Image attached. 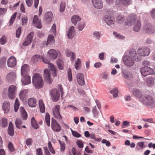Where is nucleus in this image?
I'll return each instance as SVG.
<instances>
[{"mask_svg": "<svg viewBox=\"0 0 155 155\" xmlns=\"http://www.w3.org/2000/svg\"><path fill=\"white\" fill-rule=\"evenodd\" d=\"M141 59L140 56H137L135 51L133 50L130 51L129 55H126L123 57V61L126 65L131 66L134 64L135 61H140Z\"/></svg>", "mask_w": 155, "mask_h": 155, "instance_id": "f257e3e1", "label": "nucleus"}, {"mask_svg": "<svg viewBox=\"0 0 155 155\" xmlns=\"http://www.w3.org/2000/svg\"><path fill=\"white\" fill-rule=\"evenodd\" d=\"M126 25L130 26L133 24L134 25L133 30L134 31L138 32L140 29L141 23L139 20H137V16L134 14H131L127 17L125 22Z\"/></svg>", "mask_w": 155, "mask_h": 155, "instance_id": "f03ea898", "label": "nucleus"}, {"mask_svg": "<svg viewBox=\"0 0 155 155\" xmlns=\"http://www.w3.org/2000/svg\"><path fill=\"white\" fill-rule=\"evenodd\" d=\"M32 82L35 88L40 89L43 86V80L41 75L38 74H35L33 77Z\"/></svg>", "mask_w": 155, "mask_h": 155, "instance_id": "7ed1b4c3", "label": "nucleus"}, {"mask_svg": "<svg viewBox=\"0 0 155 155\" xmlns=\"http://www.w3.org/2000/svg\"><path fill=\"white\" fill-rule=\"evenodd\" d=\"M140 100L144 105L147 106L155 107V100L153 97L149 95H146L144 98H141Z\"/></svg>", "mask_w": 155, "mask_h": 155, "instance_id": "20e7f679", "label": "nucleus"}, {"mask_svg": "<svg viewBox=\"0 0 155 155\" xmlns=\"http://www.w3.org/2000/svg\"><path fill=\"white\" fill-rule=\"evenodd\" d=\"M140 72L142 75L146 77L149 75H153L155 72L153 70L148 66H145L141 68Z\"/></svg>", "mask_w": 155, "mask_h": 155, "instance_id": "39448f33", "label": "nucleus"}, {"mask_svg": "<svg viewBox=\"0 0 155 155\" xmlns=\"http://www.w3.org/2000/svg\"><path fill=\"white\" fill-rule=\"evenodd\" d=\"M50 94L54 102H56L58 101L60 97V94L59 91L57 89H51L50 91Z\"/></svg>", "mask_w": 155, "mask_h": 155, "instance_id": "423d86ee", "label": "nucleus"}, {"mask_svg": "<svg viewBox=\"0 0 155 155\" xmlns=\"http://www.w3.org/2000/svg\"><path fill=\"white\" fill-rule=\"evenodd\" d=\"M17 90L16 87L14 85H12L9 87L8 92V95L9 99H12L15 98Z\"/></svg>", "mask_w": 155, "mask_h": 155, "instance_id": "0eeeda50", "label": "nucleus"}, {"mask_svg": "<svg viewBox=\"0 0 155 155\" xmlns=\"http://www.w3.org/2000/svg\"><path fill=\"white\" fill-rule=\"evenodd\" d=\"M60 106L58 105H56L53 109V115L58 120H61L62 118L59 112Z\"/></svg>", "mask_w": 155, "mask_h": 155, "instance_id": "6e6552de", "label": "nucleus"}, {"mask_svg": "<svg viewBox=\"0 0 155 155\" xmlns=\"http://www.w3.org/2000/svg\"><path fill=\"white\" fill-rule=\"evenodd\" d=\"M51 127L53 131L57 132L60 131L61 129L60 125L57 123L56 120L53 118L51 119Z\"/></svg>", "mask_w": 155, "mask_h": 155, "instance_id": "1a4fd4ad", "label": "nucleus"}, {"mask_svg": "<svg viewBox=\"0 0 155 155\" xmlns=\"http://www.w3.org/2000/svg\"><path fill=\"white\" fill-rule=\"evenodd\" d=\"M137 52L140 56H147L149 54L150 51L149 48L141 47L138 49Z\"/></svg>", "mask_w": 155, "mask_h": 155, "instance_id": "9d476101", "label": "nucleus"}, {"mask_svg": "<svg viewBox=\"0 0 155 155\" xmlns=\"http://www.w3.org/2000/svg\"><path fill=\"white\" fill-rule=\"evenodd\" d=\"M34 35V32H31L28 34L27 37L25 39V41L23 43V45L25 46H27L31 42Z\"/></svg>", "mask_w": 155, "mask_h": 155, "instance_id": "9b49d317", "label": "nucleus"}, {"mask_svg": "<svg viewBox=\"0 0 155 155\" xmlns=\"http://www.w3.org/2000/svg\"><path fill=\"white\" fill-rule=\"evenodd\" d=\"M44 76L46 82L49 84H51L52 83L53 80L51 77V74L49 70L48 69H45Z\"/></svg>", "mask_w": 155, "mask_h": 155, "instance_id": "f8f14e48", "label": "nucleus"}, {"mask_svg": "<svg viewBox=\"0 0 155 155\" xmlns=\"http://www.w3.org/2000/svg\"><path fill=\"white\" fill-rule=\"evenodd\" d=\"M92 2L94 7L97 9H100L103 7V5L101 0H92Z\"/></svg>", "mask_w": 155, "mask_h": 155, "instance_id": "ddd939ff", "label": "nucleus"}, {"mask_svg": "<svg viewBox=\"0 0 155 155\" xmlns=\"http://www.w3.org/2000/svg\"><path fill=\"white\" fill-rule=\"evenodd\" d=\"M52 16L53 14L51 12L48 11L46 12L45 14L44 20L48 23H50L52 20Z\"/></svg>", "mask_w": 155, "mask_h": 155, "instance_id": "4468645a", "label": "nucleus"}, {"mask_svg": "<svg viewBox=\"0 0 155 155\" xmlns=\"http://www.w3.org/2000/svg\"><path fill=\"white\" fill-rule=\"evenodd\" d=\"M77 80L78 84L80 85L83 86L85 84L84 74L81 73H78L76 75Z\"/></svg>", "mask_w": 155, "mask_h": 155, "instance_id": "2eb2a0df", "label": "nucleus"}, {"mask_svg": "<svg viewBox=\"0 0 155 155\" xmlns=\"http://www.w3.org/2000/svg\"><path fill=\"white\" fill-rule=\"evenodd\" d=\"M16 64V59L15 57L13 56L10 57L8 60L7 64L9 67L13 68L15 67Z\"/></svg>", "mask_w": 155, "mask_h": 155, "instance_id": "dca6fc26", "label": "nucleus"}, {"mask_svg": "<svg viewBox=\"0 0 155 155\" xmlns=\"http://www.w3.org/2000/svg\"><path fill=\"white\" fill-rule=\"evenodd\" d=\"M22 78L21 81L23 85H25L30 83L31 78L28 74L25 75H21Z\"/></svg>", "mask_w": 155, "mask_h": 155, "instance_id": "f3484780", "label": "nucleus"}, {"mask_svg": "<svg viewBox=\"0 0 155 155\" xmlns=\"http://www.w3.org/2000/svg\"><path fill=\"white\" fill-rule=\"evenodd\" d=\"M33 24L38 28H41L42 25L41 21L39 20L37 16L35 15L33 21Z\"/></svg>", "mask_w": 155, "mask_h": 155, "instance_id": "a211bd4d", "label": "nucleus"}, {"mask_svg": "<svg viewBox=\"0 0 155 155\" xmlns=\"http://www.w3.org/2000/svg\"><path fill=\"white\" fill-rule=\"evenodd\" d=\"M16 76L13 72H11L7 74L6 76V79L8 82L13 81L16 78Z\"/></svg>", "mask_w": 155, "mask_h": 155, "instance_id": "6ab92c4d", "label": "nucleus"}, {"mask_svg": "<svg viewBox=\"0 0 155 155\" xmlns=\"http://www.w3.org/2000/svg\"><path fill=\"white\" fill-rule=\"evenodd\" d=\"M48 55L52 60H54L57 57L58 53L56 50L54 49H50L48 52Z\"/></svg>", "mask_w": 155, "mask_h": 155, "instance_id": "aec40b11", "label": "nucleus"}, {"mask_svg": "<svg viewBox=\"0 0 155 155\" xmlns=\"http://www.w3.org/2000/svg\"><path fill=\"white\" fill-rule=\"evenodd\" d=\"M130 0H116V5L119 6L120 5L125 6L128 5L130 4Z\"/></svg>", "mask_w": 155, "mask_h": 155, "instance_id": "412c9836", "label": "nucleus"}, {"mask_svg": "<svg viewBox=\"0 0 155 155\" xmlns=\"http://www.w3.org/2000/svg\"><path fill=\"white\" fill-rule=\"evenodd\" d=\"M29 71V67L28 64H24L23 65L21 69V75H25L28 74V72Z\"/></svg>", "mask_w": 155, "mask_h": 155, "instance_id": "4be33fe9", "label": "nucleus"}, {"mask_svg": "<svg viewBox=\"0 0 155 155\" xmlns=\"http://www.w3.org/2000/svg\"><path fill=\"white\" fill-rule=\"evenodd\" d=\"M66 56L67 57H71V60L73 62L75 59V54L73 52L67 49L65 51Z\"/></svg>", "mask_w": 155, "mask_h": 155, "instance_id": "5701e85b", "label": "nucleus"}, {"mask_svg": "<svg viewBox=\"0 0 155 155\" xmlns=\"http://www.w3.org/2000/svg\"><path fill=\"white\" fill-rule=\"evenodd\" d=\"M155 78L153 77H149L147 78L146 82L147 86L151 87L153 85L154 83Z\"/></svg>", "mask_w": 155, "mask_h": 155, "instance_id": "b1692460", "label": "nucleus"}, {"mask_svg": "<svg viewBox=\"0 0 155 155\" xmlns=\"http://www.w3.org/2000/svg\"><path fill=\"white\" fill-rule=\"evenodd\" d=\"M10 108V104L9 102L6 101L3 103L2 105V108L5 113H8Z\"/></svg>", "mask_w": 155, "mask_h": 155, "instance_id": "393cba45", "label": "nucleus"}, {"mask_svg": "<svg viewBox=\"0 0 155 155\" xmlns=\"http://www.w3.org/2000/svg\"><path fill=\"white\" fill-rule=\"evenodd\" d=\"M74 28V27L72 26L69 28L67 34L68 37V38H72L74 36L75 32Z\"/></svg>", "mask_w": 155, "mask_h": 155, "instance_id": "a878e982", "label": "nucleus"}, {"mask_svg": "<svg viewBox=\"0 0 155 155\" xmlns=\"http://www.w3.org/2000/svg\"><path fill=\"white\" fill-rule=\"evenodd\" d=\"M28 93V90H27L25 89L22 90L20 92L19 94V96L20 99L23 101L27 97Z\"/></svg>", "mask_w": 155, "mask_h": 155, "instance_id": "bb28decb", "label": "nucleus"}, {"mask_svg": "<svg viewBox=\"0 0 155 155\" xmlns=\"http://www.w3.org/2000/svg\"><path fill=\"white\" fill-rule=\"evenodd\" d=\"M132 93L136 97L141 98L142 94L141 91L139 89H134L132 91Z\"/></svg>", "mask_w": 155, "mask_h": 155, "instance_id": "cd10ccee", "label": "nucleus"}, {"mask_svg": "<svg viewBox=\"0 0 155 155\" xmlns=\"http://www.w3.org/2000/svg\"><path fill=\"white\" fill-rule=\"evenodd\" d=\"M28 104L30 107H35L36 105V101L35 99L33 97L29 98L28 101Z\"/></svg>", "mask_w": 155, "mask_h": 155, "instance_id": "c85d7f7f", "label": "nucleus"}, {"mask_svg": "<svg viewBox=\"0 0 155 155\" xmlns=\"http://www.w3.org/2000/svg\"><path fill=\"white\" fill-rule=\"evenodd\" d=\"M48 68L51 69L52 73V76L55 77L57 75V72L55 67L54 65L51 63H49L48 64Z\"/></svg>", "mask_w": 155, "mask_h": 155, "instance_id": "c756f323", "label": "nucleus"}, {"mask_svg": "<svg viewBox=\"0 0 155 155\" xmlns=\"http://www.w3.org/2000/svg\"><path fill=\"white\" fill-rule=\"evenodd\" d=\"M8 134L11 136H13L14 134L13 125L12 122H10L9 123L8 130Z\"/></svg>", "mask_w": 155, "mask_h": 155, "instance_id": "7c9ffc66", "label": "nucleus"}, {"mask_svg": "<svg viewBox=\"0 0 155 155\" xmlns=\"http://www.w3.org/2000/svg\"><path fill=\"white\" fill-rule=\"evenodd\" d=\"M54 43V36L51 35H49L48 37L47 42V45H51Z\"/></svg>", "mask_w": 155, "mask_h": 155, "instance_id": "2f4dec72", "label": "nucleus"}, {"mask_svg": "<svg viewBox=\"0 0 155 155\" xmlns=\"http://www.w3.org/2000/svg\"><path fill=\"white\" fill-rule=\"evenodd\" d=\"M81 18L77 15H73L71 19L72 22L75 25H76L77 22L81 20Z\"/></svg>", "mask_w": 155, "mask_h": 155, "instance_id": "473e14b6", "label": "nucleus"}, {"mask_svg": "<svg viewBox=\"0 0 155 155\" xmlns=\"http://www.w3.org/2000/svg\"><path fill=\"white\" fill-rule=\"evenodd\" d=\"M39 105L41 112L44 113L45 110V106L42 100H40L39 101Z\"/></svg>", "mask_w": 155, "mask_h": 155, "instance_id": "72a5a7b5", "label": "nucleus"}, {"mask_svg": "<svg viewBox=\"0 0 155 155\" xmlns=\"http://www.w3.org/2000/svg\"><path fill=\"white\" fill-rule=\"evenodd\" d=\"M31 123L32 127L34 129H36L38 127V125L36 122L35 118L34 117H33L31 118Z\"/></svg>", "mask_w": 155, "mask_h": 155, "instance_id": "f704fd0d", "label": "nucleus"}, {"mask_svg": "<svg viewBox=\"0 0 155 155\" xmlns=\"http://www.w3.org/2000/svg\"><path fill=\"white\" fill-rule=\"evenodd\" d=\"M57 63L59 69L60 70L63 69L64 65L63 61L60 59H58L57 61Z\"/></svg>", "mask_w": 155, "mask_h": 155, "instance_id": "c9c22d12", "label": "nucleus"}, {"mask_svg": "<svg viewBox=\"0 0 155 155\" xmlns=\"http://www.w3.org/2000/svg\"><path fill=\"white\" fill-rule=\"evenodd\" d=\"M151 26L149 25H145L143 28V29L147 32L151 33H153V30L151 29Z\"/></svg>", "mask_w": 155, "mask_h": 155, "instance_id": "e433bc0d", "label": "nucleus"}, {"mask_svg": "<svg viewBox=\"0 0 155 155\" xmlns=\"http://www.w3.org/2000/svg\"><path fill=\"white\" fill-rule=\"evenodd\" d=\"M81 64V61L80 59L79 58H78L74 64L75 68L78 70L80 67Z\"/></svg>", "mask_w": 155, "mask_h": 155, "instance_id": "4c0bfd02", "label": "nucleus"}, {"mask_svg": "<svg viewBox=\"0 0 155 155\" xmlns=\"http://www.w3.org/2000/svg\"><path fill=\"white\" fill-rule=\"evenodd\" d=\"M40 60L41 56L40 55L38 54L35 55L32 58V60L34 63L37 62Z\"/></svg>", "mask_w": 155, "mask_h": 155, "instance_id": "58836bf2", "label": "nucleus"}, {"mask_svg": "<svg viewBox=\"0 0 155 155\" xmlns=\"http://www.w3.org/2000/svg\"><path fill=\"white\" fill-rule=\"evenodd\" d=\"M0 125L2 127H5L7 125V121L6 119L2 118L0 122Z\"/></svg>", "mask_w": 155, "mask_h": 155, "instance_id": "ea45409f", "label": "nucleus"}, {"mask_svg": "<svg viewBox=\"0 0 155 155\" xmlns=\"http://www.w3.org/2000/svg\"><path fill=\"white\" fill-rule=\"evenodd\" d=\"M45 120L47 125L49 126L50 125V116L49 114L48 113H47L46 114Z\"/></svg>", "mask_w": 155, "mask_h": 155, "instance_id": "a19ab883", "label": "nucleus"}, {"mask_svg": "<svg viewBox=\"0 0 155 155\" xmlns=\"http://www.w3.org/2000/svg\"><path fill=\"white\" fill-rule=\"evenodd\" d=\"M22 121L21 119H17L15 122L16 127L18 128H21V125L22 124Z\"/></svg>", "mask_w": 155, "mask_h": 155, "instance_id": "79ce46f5", "label": "nucleus"}, {"mask_svg": "<svg viewBox=\"0 0 155 155\" xmlns=\"http://www.w3.org/2000/svg\"><path fill=\"white\" fill-rule=\"evenodd\" d=\"M92 112L94 115V116L95 118H97L98 114V112L97 110L96 106L94 107L93 108Z\"/></svg>", "mask_w": 155, "mask_h": 155, "instance_id": "37998d69", "label": "nucleus"}, {"mask_svg": "<svg viewBox=\"0 0 155 155\" xmlns=\"http://www.w3.org/2000/svg\"><path fill=\"white\" fill-rule=\"evenodd\" d=\"M17 14V12H15L12 15L11 18L9 21V25H11L13 24L14 21L16 18Z\"/></svg>", "mask_w": 155, "mask_h": 155, "instance_id": "c03bdc74", "label": "nucleus"}, {"mask_svg": "<svg viewBox=\"0 0 155 155\" xmlns=\"http://www.w3.org/2000/svg\"><path fill=\"white\" fill-rule=\"evenodd\" d=\"M19 103L18 100L16 98L14 104V110L15 112H17L19 108Z\"/></svg>", "mask_w": 155, "mask_h": 155, "instance_id": "a18cd8bd", "label": "nucleus"}, {"mask_svg": "<svg viewBox=\"0 0 155 155\" xmlns=\"http://www.w3.org/2000/svg\"><path fill=\"white\" fill-rule=\"evenodd\" d=\"M106 23L109 26H111L114 24L113 21L111 18H107L105 20Z\"/></svg>", "mask_w": 155, "mask_h": 155, "instance_id": "49530a36", "label": "nucleus"}, {"mask_svg": "<svg viewBox=\"0 0 155 155\" xmlns=\"http://www.w3.org/2000/svg\"><path fill=\"white\" fill-rule=\"evenodd\" d=\"M110 92L112 94L114 97H116L118 95V91L117 89L115 88L110 91Z\"/></svg>", "mask_w": 155, "mask_h": 155, "instance_id": "de8ad7c7", "label": "nucleus"}, {"mask_svg": "<svg viewBox=\"0 0 155 155\" xmlns=\"http://www.w3.org/2000/svg\"><path fill=\"white\" fill-rule=\"evenodd\" d=\"M51 31L52 34L54 35H56V25L55 23H54L52 26L50 30Z\"/></svg>", "mask_w": 155, "mask_h": 155, "instance_id": "09e8293b", "label": "nucleus"}, {"mask_svg": "<svg viewBox=\"0 0 155 155\" xmlns=\"http://www.w3.org/2000/svg\"><path fill=\"white\" fill-rule=\"evenodd\" d=\"M8 147L9 150L12 152H14L15 151V149L12 143L11 142L9 143L8 145Z\"/></svg>", "mask_w": 155, "mask_h": 155, "instance_id": "8fccbe9b", "label": "nucleus"}, {"mask_svg": "<svg viewBox=\"0 0 155 155\" xmlns=\"http://www.w3.org/2000/svg\"><path fill=\"white\" fill-rule=\"evenodd\" d=\"M84 27V24L83 22L78 23V28L79 31H82Z\"/></svg>", "mask_w": 155, "mask_h": 155, "instance_id": "3c124183", "label": "nucleus"}, {"mask_svg": "<svg viewBox=\"0 0 155 155\" xmlns=\"http://www.w3.org/2000/svg\"><path fill=\"white\" fill-rule=\"evenodd\" d=\"M59 142L60 145L61 150L64 151L65 150V144L63 141H61L59 140Z\"/></svg>", "mask_w": 155, "mask_h": 155, "instance_id": "603ef678", "label": "nucleus"}, {"mask_svg": "<svg viewBox=\"0 0 155 155\" xmlns=\"http://www.w3.org/2000/svg\"><path fill=\"white\" fill-rule=\"evenodd\" d=\"M22 24V25H26L28 22V17L27 16H24L21 18Z\"/></svg>", "mask_w": 155, "mask_h": 155, "instance_id": "864d4df0", "label": "nucleus"}, {"mask_svg": "<svg viewBox=\"0 0 155 155\" xmlns=\"http://www.w3.org/2000/svg\"><path fill=\"white\" fill-rule=\"evenodd\" d=\"M48 148L50 151L52 153L54 154L55 151L53 149L51 143L50 141H49L48 143Z\"/></svg>", "mask_w": 155, "mask_h": 155, "instance_id": "5fc2aeb1", "label": "nucleus"}, {"mask_svg": "<svg viewBox=\"0 0 155 155\" xmlns=\"http://www.w3.org/2000/svg\"><path fill=\"white\" fill-rule=\"evenodd\" d=\"M68 80L70 81H71L72 80V77L71 73V70L70 68H69L68 70Z\"/></svg>", "mask_w": 155, "mask_h": 155, "instance_id": "6e6d98bb", "label": "nucleus"}, {"mask_svg": "<svg viewBox=\"0 0 155 155\" xmlns=\"http://www.w3.org/2000/svg\"><path fill=\"white\" fill-rule=\"evenodd\" d=\"M90 137L91 139H94L95 140L98 142L100 141L101 140V138H96L95 135L94 134H91L90 135Z\"/></svg>", "mask_w": 155, "mask_h": 155, "instance_id": "4d7b16f0", "label": "nucleus"}, {"mask_svg": "<svg viewBox=\"0 0 155 155\" xmlns=\"http://www.w3.org/2000/svg\"><path fill=\"white\" fill-rule=\"evenodd\" d=\"M6 39L5 37L3 35L1 38H0V44L3 45L6 42Z\"/></svg>", "mask_w": 155, "mask_h": 155, "instance_id": "13d9d810", "label": "nucleus"}, {"mask_svg": "<svg viewBox=\"0 0 155 155\" xmlns=\"http://www.w3.org/2000/svg\"><path fill=\"white\" fill-rule=\"evenodd\" d=\"M117 19L120 22H123L125 20L124 17L121 15H119L117 17Z\"/></svg>", "mask_w": 155, "mask_h": 155, "instance_id": "bf43d9fd", "label": "nucleus"}, {"mask_svg": "<svg viewBox=\"0 0 155 155\" xmlns=\"http://www.w3.org/2000/svg\"><path fill=\"white\" fill-rule=\"evenodd\" d=\"M33 143V140L32 138H28L26 141V143L27 146H29L31 145Z\"/></svg>", "mask_w": 155, "mask_h": 155, "instance_id": "052dcab7", "label": "nucleus"}, {"mask_svg": "<svg viewBox=\"0 0 155 155\" xmlns=\"http://www.w3.org/2000/svg\"><path fill=\"white\" fill-rule=\"evenodd\" d=\"M21 28L18 27L16 31V36L17 38L19 37L21 32Z\"/></svg>", "mask_w": 155, "mask_h": 155, "instance_id": "680f3d73", "label": "nucleus"}, {"mask_svg": "<svg viewBox=\"0 0 155 155\" xmlns=\"http://www.w3.org/2000/svg\"><path fill=\"white\" fill-rule=\"evenodd\" d=\"M94 37L96 38L97 39L99 40L100 38V34L97 31H95L93 33Z\"/></svg>", "mask_w": 155, "mask_h": 155, "instance_id": "e2e57ef3", "label": "nucleus"}, {"mask_svg": "<svg viewBox=\"0 0 155 155\" xmlns=\"http://www.w3.org/2000/svg\"><path fill=\"white\" fill-rule=\"evenodd\" d=\"M65 3L62 2L61 3L60 8V12H63L64 11L65 9Z\"/></svg>", "mask_w": 155, "mask_h": 155, "instance_id": "0e129e2a", "label": "nucleus"}, {"mask_svg": "<svg viewBox=\"0 0 155 155\" xmlns=\"http://www.w3.org/2000/svg\"><path fill=\"white\" fill-rule=\"evenodd\" d=\"M71 132L73 136L75 137H79L81 136V135L76 131L71 130Z\"/></svg>", "mask_w": 155, "mask_h": 155, "instance_id": "69168bd1", "label": "nucleus"}, {"mask_svg": "<svg viewBox=\"0 0 155 155\" xmlns=\"http://www.w3.org/2000/svg\"><path fill=\"white\" fill-rule=\"evenodd\" d=\"M76 143L79 147L82 148L83 147V144L82 141L81 140H78L76 142Z\"/></svg>", "mask_w": 155, "mask_h": 155, "instance_id": "338daca9", "label": "nucleus"}, {"mask_svg": "<svg viewBox=\"0 0 155 155\" xmlns=\"http://www.w3.org/2000/svg\"><path fill=\"white\" fill-rule=\"evenodd\" d=\"M5 59L4 58H1L0 60V66L2 67L4 66L5 64Z\"/></svg>", "mask_w": 155, "mask_h": 155, "instance_id": "774afa93", "label": "nucleus"}]
</instances>
